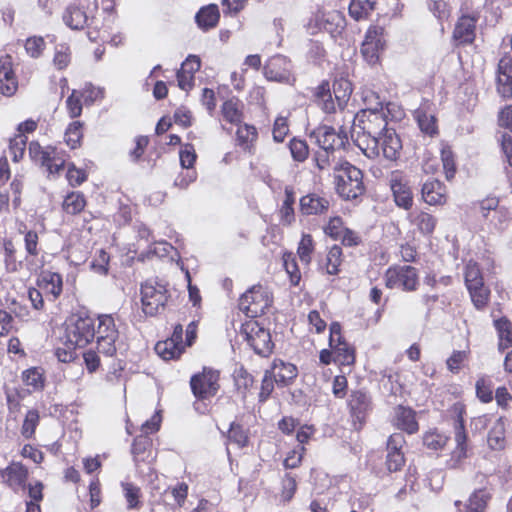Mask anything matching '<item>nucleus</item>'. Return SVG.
Listing matches in <instances>:
<instances>
[{
	"label": "nucleus",
	"mask_w": 512,
	"mask_h": 512,
	"mask_svg": "<svg viewBox=\"0 0 512 512\" xmlns=\"http://www.w3.org/2000/svg\"><path fill=\"white\" fill-rule=\"evenodd\" d=\"M315 101L317 106L326 114L336 113L339 110L328 82H322L316 88Z\"/></svg>",
	"instance_id": "nucleus-28"
},
{
	"label": "nucleus",
	"mask_w": 512,
	"mask_h": 512,
	"mask_svg": "<svg viewBox=\"0 0 512 512\" xmlns=\"http://www.w3.org/2000/svg\"><path fill=\"white\" fill-rule=\"evenodd\" d=\"M441 160L446 179L451 180L455 175L456 166L454 161V155L450 147L444 146L441 149Z\"/></svg>",
	"instance_id": "nucleus-53"
},
{
	"label": "nucleus",
	"mask_w": 512,
	"mask_h": 512,
	"mask_svg": "<svg viewBox=\"0 0 512 512\" xmlns=\"http://www.w3.org/2000/svg\"><path fill=\"white\" fill-rule=\"evenodd\" d=\"M108 263V254L103 249H100L97 259L91 262L90 268L98 274L105 275L108 271Z\"/></svg>",
	"instance_id": "nucleus-63"
},
{
	"label": "nucleus",
	"mask_w": 512,
	"mask_h": 512,
	"mask_svg": "<svg viewBox=\"0 0 512 512\" xmlns=\"http://www.w3.org/2000/svg\"><path fill=\"white\" fill-rule=\"evenodd\" d=\"M499 334V349L505 350L512 347V324L506 318H500L494 322Z\"/></svg>",
	"instance_id": "nucleus-36"
},
{
	"label": "nucleus",
	"mask_w": 512,
	"mask_h": 512,
	"mask_svg": "<svg viewBox=\"0 0 512 512\" xmlns=\"http://www.w3.org/2000/svg\"><path fill=\"white\" fill-rule=\"evenodd\" d=\"M448 436L437 430H430L423 435V444L430 450H441L448 442Z\"/></svg>",
	"instance_id": "nucleus-41"
},
{
	"label": "nucleus",
	"mask_w": 512,
	"mask_h": 512,
	"mask_svg": "<svg viewBox=\"0 0 512 512\" xmlns=\"http://www.w3.org/2000/svg\"><path fill=\"white\" fill-rule=\"evenodd\" d=\"M390 188L397 206L409 209L413 203V197L408 183L402 173L394 171L389 178Z\"/></svg>",
	"instance_id": "nucleus-15"
},
{
	"label": "nucleus",
	"mask_w": 512,
	"mask_h": 512,
	"mask_svg": "<svg viewBox=\"0 0 512 512\" xmlns=\"http://www.w3.org/2000/svg\"><path fill=\"white\" fill-rule=\"evenodd\" d=\"M271 303L272 299L268 290L261 285H255L240 297L239 309L247 317L256 318L264 314Z\"/></svg>",
	"instance_id": "nucleus-7"
},
{
	"label": "nucleus",
	"mask_w": 512,
	"mask_h": 512,
	"mask_svg": "<svg viewBox=\"0 0 512 512\" xmlns=\"http://www.w3.org/2000/svg\"><path fill=\"white\" fill-rule=\"evenodd\" d=\"M380 155L387 160L398 159L402 150V141L394 129H386L379 137Z\"/></svg>",
	"instance_id": "nucleus-19"
},
{
	"label": "nucleus",
	"mask_w": 512,
	"mask_h": 512,
	"mask_svg": "<svg viewBox=\"0 0 512 512\" xmlns=\"http://www.w3.org/2000/svg\"><path fill=\"white\" fill-rule=\"evenodd\" d=\"M23 382L33 389H41L44 385V379L38 368H30L22 374Z\"/></svg>",
	"instance_id": "nucleus-54"
},
{
	"label": "nucleus",
	"mask_w": 512,
	"mask_h": 512,
	"mask_svg": "<svg viewBox=\"0 0 512 512\" xmlns=\"http://www.w3.org/2000/svg\"><path fill=\"white\" fill-rule=\"evenodd\" d=\"M62 18L65 25L72 30L83 29L88 22V16L85 11L75 5L68 6Z\"/></svg>",
	"instance_id": "nucleus-31"
},
{
	"label": "nucleus",
	"mask_w": 512,
	"mask_h": 512,
	"mask_svg": "<svg viewBox=\"0 0 512 512\" xmlns=\"http://www.w3.org/2000/svg\"><path fill=\"white\" fill-rule=\"evenodd\" d=\"M329 346L333 350V362L342 366H350L354 363V350L343 340L341 326L337 322L330 325Z\"/></svg>",
	"instance_id": "nucleus-10"
},
{
	"label": "nucleus",
	"mask_w": 512,
	"mask_h": 512,
	"mask_svg": "<svg viewBox=\"0 0 512 512\" xmlns=\"http://www.w3.org/2000/svg\"><path fill=\"white\" fill-rule=\"evenodd\" d=\"M83 137V123L74 121L69 124L65 131L64 140L71 149H76L80 146Z\"/></svg>",
	"instance_id": "nucleus-39"
},
{
	"label": "nucleus",
	"mask_w": 512,
	"mask_h": 512,
	"mask_svg": "<svg viewBox=\"0 0 512 512\" xmlns=\"http://www.w3.org/2000/svg\"><path fill=\"white\" fill-rule=\"evenodd\" d=\"M296 488L297 484L295 478L291 474L287 473L282 480V500L284 502H289L293 498Z\"/></svg>",
	"instance_id": "nucleus-59"
},
{
	"label": "nucleus",
	"mask_w": 512,
	"mask_h": 512,
	"mask_svg": "<svg viewBox=\"0 0 512 512\" xmlns=\"http://www.w3.org/2000/svg\"><path fill=\"white\" fill-rule=\"evenodd\" d=\"M66 107L71 118L79 117L82 113L81 95L73 90L66 100Z\"/></svg>",
	"instance_id": "nucleus-57"
},
{
	"label": "nucleus",
	"mask_w": 512,
	"mask_h": 512,
	"mask_svg": "<svg viewBox=\"0 0 512 512\" xmlns=\"http://www.w3.org/2000/svg\"><path fill=\"white\" fill-rule=\"evenodd\" d=\"M376 0H352L349 5V14L356 21L365 19L374 10Z\"/></svg>",
	"instance_id": "nucleus-35"
},
{
	"label": "nucleus",
	"mask_w": 512,
	"mask_h": 512,
	"mask_svg": "<svg viewBox=\"0 0 512 512\" xmlns=\"http://www.w3.org/2000/svg\"><path fill=\"white\" fill-rule=\"evenodd\" d=\"M416 117L419 128L422 132L430 136L437 133L436 119L432 114H429L424 110H418L416 112Z\"/></svg>",
	"instance_id": "nucleus-46"
},
{
	"label": "nucleus",
	"mask_w": 512,
	"mask_h": 512,
	"mask_svg": "<svg viewBox=\"0 0 512 512\" xmlns=\"http://www.w3.org/2000/svg\"><path fill=\"white\" fill-rule=\"evenodd\" d=\"M219 372L204 368L201 373L191 378L190 385L193 394L198 399H208L216 395L219 389Z\"/></svg>",
	"instance_id": "nucleus-11"
},
{
	"label": "nucleus",
	"mask_w": 512,
	"mask_h": 512,
	"mask_svg": "<svg viewBox=\"0 0 512 512\" xmlns=\"http://www.w3.org/2000/svg\"><path fill=\"white\" fill-rule=\"evenodd\" d=\"M39 420V412L36 409L29 410L25 415L21 427V435L26 439L32 438L35 433L36 427L39 424Z\"/></svg>",
	"instance_id": "nucleus-45"
},
{
	"label": "nucleus",
	"mask_w": 512,
	"mask_h": 512,
	"mask_svg": "<svg viewBox=\"0 0 512 512\" xmlns=\"http://www.w3.org/2000/svg\"><path fill=\"white\" fill-rule=\"evenodd\" d=\"M95 321L89 316L72 315L65 322L63 343L68 348H83L95 337Z\"/></svg>",
	"instance_id": "nucleus-3"
},
{
	"label": "nucleus",
	"mask_w": 512,
	"mask_h": 512,
	"mask_svg": "<svg viewBox=\"0 0 512 512\" xmlns=\"http://www.w3.org/2000/svg\"><path fill=\"white\" fill-rule=\"evenodd\" d=\"M150 447L151 440L147 436L140 435L134 439L131 453L137 466L140 462L148 460L151 453V451H148Z\"/></svg>",
	"instance_id": "nucleus-34"
},
{
	"label": "nucleus",
	"mask_w": 512,
	"mask_h": 512,
	"mask_svg": "<svg viewBox=\"0 0 512 512\" xmlns=\"http://www.w3.org/2000/svg\"><path fill=\"white\" fill-rule=\"evenodd\" d=\"M464 279L474 306L477 309L486 307L490 297V290L485 286L481 270L476 262L469 261L466 264Z\"/></svg>",
	"instance_id": "nucleus-5"
},
{
	"label": "nucleus",
	"mask_w": 512,
	"mask_h": 512,
	"mask_svg": "<svg viewBox=\"0 0 512 512\" xmlns=\"http://www.w3.org/2000/svg\"><path fill=\"white\" fill-rule=\"evenodd\" d=\"M28 151L30 158L46 167L49 174H58L65 167L67 155L63 150L52 146L42 147L38 142H31Z\"/></svg>",
	"instance_id": "nucleus-6"
},
{
	"label": "nucleus",
	"mask_w": 512,
	"mask_h": 512,
	"mask_svg": "<svg viewBox=\"0 0 512 512\" xmlns=\"http://www.w3.org/2000/svg\"><path fill=\"white\" fill-rule=\"evenodd\" d=\"M476 395L478 399L483 403H489L493 399V385L492 382L485 378L481 377L477 380L476 385Z\"/></svg>",
	"instance_id": "nucleus-50"
},
{
	"label": "nucleus",
	"mask_w": 512,
	"mask_h": 512,
	"mask_svg": "<svg viewBox=\"0 0 512 512\" xmlns=\"http://www.w3.org/2000/svg\"><path fill=\"white\" fill-rule=\"evenodd\" d=\"M38 287L54 299L60 296L63 288L62 276L52 271H42L37 280Z\"/></svg>",
	"instance_id": "nucleus-25"
},
{
	"label": "nucleus",
	"mask_w": 512,
	"mask_h": 512,
	"mask_svg": "<svg viewBox=\"0 0 512 512\" xmlns=\"http://www.w3.org/2000/svg\"><path fill=\"white\" fill-rule=\"evenodd\" d=\"M369 98L376 100L375 105L371 104L355 115L351 112L350 117L353 118V131L357 133L358 146L367 157L375 158L380 156L379 140L377 139L388 129V123L379 97L371 92L365 96L364 101L367 102Z\"/></svg>",
	"instance_id": "nucleus-1"
},
{
	"label": "nucleus",
	"mask_w": 512,
	"mask_h": 512,
	"mask_svg": "<svg viewBox=\"0 0 512 512\" xmlns=\"http://www.w3.org/2000/svg\"><path fill=\"white\" fill-rule=\"evenodd\" d=\"M497 92L505 98L512 97V57L504 55L498 63Z\"/></svg>",
	"instance_id": "nucleus-17"
},
{
	"label": "nucleus",
	"mask_w": 512,
	"mask_h": 512,
	"mask_svg": "<svg viewBox=\"0 0 512 512\" xmlns=\"http://www.w3.org/2000/svg\"><path fill=\"white\" fill-rule=\"evenodd\" d=\"M313 250L314 245L311 235H303L297 250L298 256L303 264L308 265L310 263Z\"/></svg>",
	"instance_id": "nucleus-52"
},
{
	"label": "nucleus",
	"mask_w": 512,
	"mask_h": 512,
	"mask_svg": "<svg viewBox=\"0 0 512 512\" xmlns=\"http://www.w3.org/2000/svg\"><path fill=\"white\" fill-rule=\"evenodd\" d=\"M394 425L409 434L416 433L419 429L415 419V412L408 407L397 406L394 412Z\"/></svg>",
	"instance_id": "nucleus-26"
},
{
	"label": "nucleus",
	"mask_w": 512,
	"mask_h": 512,
	"mask_svg": "<svg viewBox=\"0 0 512 512\" xmlns=\"http://www.w3.org/2000/svg\"><path fill=\"white\" fill-rule=\"evenodd\" d=\"M288 132H289V126H288L287 118L282 117V116L277 117L274 122L273 131H272L273 139L276 142H282V141H284Z\"/></svg>",
	"instance_id": "nucleus-60"
},
{
	"label": "nucleus",
	"mask_w": 512,
	"mask_h": 512,
	"mask_svg": "<svg viewBox=\"0 0 512 512\" xmlns=\"http://www.w3.org/2000/svg\"><path fill=\"white\" fill-rule=\"evenodd\" d=\"M289 148L294 160L298 162L304 161L308 156V146L305 141L300 139H292L289 144Z\"/></svg>",
	"instance_id": "nucleus-55"
},
{
	"label": "nucleus",
	"mask_w": 512,
	"mask_h": 512,
	"mask_svg": "<svg viewBox=\"0 0 512 512\" xmlns=\"http://www.w3.org/2000/svg\"><path fill=\"white\" fill-rule=\"evenodd\" d=\"M219 9L215 4L202 7L195 16L196 22L202 30L214 28L219 21Z\"/></svg>",
	"instance_id": "nucleus-30"
},
{
	"label": "nucleus",
	"mask_w": 512,
	"mask_h": 512,
	"mask_svg": "<svg viewBox=\"0 0 512 512\" xmlns=\"http://www.w3.org/2000/svg\"><path fill=\"white\" fill-rule=\"evenodd\" d=\"M454 439L456 447L447 462V466L452 469L459 467L462 461L467 458V433L461 415H458L454 420Z\"/></svg>",
	"instance_id": "nucleus-14"
},
{
	"label": "nucleus",
	"mask_w": 512,
	"mask_h": 512,
	"mask_svg": "<svg viewBox=\"0 0 512 512\" xmlns=\"http://www.w3.org/2000/svg\"><path fill=\"white\" fill-rule=\"evenodd\" d=\"M480 212L486 219L489 218V214H499L504 220L507 219V210L504 207H499V200L495 197H489L480 202Z\"/></svg>",
	"instance_id": "nucleus-44"
},
{
	"label": "nucleus",
	"mask_w": 512,
	"mask_h": 512,
	"mask_svg": "<svg viewBox=\"0 0 512 512\" xmlns=\"http://www.w3.org/2000/svg\"><path fill=\"white\" fill-rule=\"evenodd\" d=\"M342 249L338 245L330 248L326 256L325 269L330 275L338 273V267L341 264Z\"/></svg>",
	"instance_id": "nucleus-47"
},
{
	"label": "nucleus",
	"mask_w": 512,
	"mask_h": 512,
	"mask_svg": "<svg viewBox=\"0 0 512 512\" xmlns=\"http://www.w3.org/2000/svg\"><path fill=\"white\" fill-rule=\"evenodd\" d=\"M71 61V50L67 44H58L55 47L53 63L59 70L66 68Z\"/></svg>",
	"instance_id": "nucleus-49"
},
{
	"label": "nucleus",
	"mask_w": 512,
	"mask_h": 512,
	"mask_svg": "<svg viewBox=\"0 0 512 512\" xmlns=\"http://www.w3.org/2000/svg\"><path fill=\"white\" fill-rule=\"evenodd\" d=\"M329 206V199L317 194H308L300 199V210L304 215H317L326 213L329 209Z\"/></svg>",
	"instance_id": "nucleus-24"
},
{
	"label": "nucleus",
	"mask_w": 512,
	"mask_h": 512,
	"mask_svg": "<svg viewBox=\"0 0 512 512\" xmlns=\"http://www.w3.org/2000/svg\"><path fill=\"white\" fill-rule=\"evenodd\" d=\"M185 346H180L169 339L155 345V352L164 360L179 358Z\"/></svg>",
	"instance_id": "nucleus-37"
},
{
	"label": "nucleus",
	"mask_w": 512,
	"mask_h": 512,
	"mask_svg": "<svg viewBox=\"0 0 512 512\" xmlns=\"http://www.w3.org/2000/svg\"><path fill=\"white\" fill-rule=\"evenodd\" d=\"M315 21L320 30L329 33L332 37L340 35L346 24L344 15L337 10L319 12Z\"/></svg>",
	"instance_id": "nucleus-16"
},
{
	"label": "nucleus",
	"mask_w": 512,
	"mask_h": 512,
	"mask_svg": "<svg viewBox=\"0 0 512 512\" xmlns=\"http://www.w3.org/2000/svg\"><path fill=\"white\" fill-rule=\"evenodd\" d=\"M122 488L124 490L125 499L128 503V508H137L139 503L140 489L129 482L122 483Z\"/></svg>",
	"instance_id": "nucleus-56"
},
{
	"label": "nucleus",
	"mask_w": 512,
	"mask_h": 512,
	"mask_svg": "<svg viewBox=\"0 0 512 512\" xmlns=\"http://www.w3.org/2000/svg\"><path fill=\"white\" fill-rule=\"evenodd\" d=\"M169 298L165 283L149 279L141 285L142 310L148 316H154L163 310Z\"/></svg>",
	"instance_id": "nucleus-4"
},
{
	"label": "nucleus",
	"mask_w": 512,
	"mask_h": 512,
	"mask_svg": "<svg viewBox=\"0 0 512 512\" xmlns=\"http://www.w3.org/2000/svg\"><path fill=\"white\" fill-rule=\"evenodd\" d=\"M98 336L118 338V331L115 328L114 319L110 315L99 317Z\"/></svg>",
	"instance_id": "nucleus-51"
},
{
	"label": "nucleus",
	"mask_w": 512,
	"mask_h": 512,
	"mask_svg": "<svg viewBox=\"0 0 512 512\" xmlns=\"http://www.w3.org/2000/svg\"><path fill=\"white\" fill-rule=\"evenodd\" d=\"M385 284L390 289L414 292L419 286V274L415 267L397 265L390 267L385 273Z\"/></svg>",
	"instance_id": "nucleus-8"
},
{
	"label": "nucleus",
	"mask_w": 512,
	"mask_h": 512,
	"mask_svg": "<svg viewBox=\"0 0 512 512\" xmlns=\"http://www.w3.org/2000/svg\"><path fill=\"white\" fill-rule=\"evenodd\" d=\"M18 82L13 71L10 55L0 56V92L5 96H12L17 91Z\"/></svg>",
	"instance_id": "nucleus-18"
},
{
	"label": "nucleus",
	"mask_w": 512,
	"mask_h": 512,
	"mask_svg": "<svg viewBox=\"0 0 512 512\" xmlns=\"http://www.w3.org/2000/svg\"><path fill=\"white\" fill-rule=\"evenodd\" d=\"M384 28L381 26H371L365 35L361 52L369 63H375L378 59V53L385 46Z\"/></svg>",
	"instance_id": "nucleus-13"
},
{
	"label": "nucleus",
	"mask_w": 512,
	"mask_h": 512,
	"mask_svg": "<svg viewBox=\"0 0 512 512\" xmlns=\"http://www.w3.org/2000/svg\"><path fill=\"white\" fill-rule=\"evenodd\" d=\"M305 447L299 446L298 448L293 449L287 457L284 459L283 465L286 469H293L300 465L303 455L305 453Z\"/></svg>",
	"instance_id": "nucleus-62"
},
{
	"label": "nucleus",
	"mask_w": 512,
	"mask_h": 512,
	"mask_svg": "<svg viewBox=\"0 0 512 512\" xmlns=\"http://www.w3.org/2000/svg\"><path fill=\"white\" fill-rule=\"evenodd\" d=\"M490 499V493L485 489L476 490L469 498L465 506V512H484L487 502Z\"/></svg>",
	"instance_id": "nucleus-38"
},
{
	"label": "nucleus",
	"mask_w": 512,
	"mask_h": 512,
	"mask_svg": "<svg viewBox=\"0 0 512 512\" xmlns=\"http://www.w3.org/2000/svg\"><path fill=\"white\" fill-rule=\"evenodd\" d=\"M422 198L429 205H443L447 200V190L438 180H428L422 186Z\"/></svg>",
	"instance_id": "nucleus-22"
},
{
	"label": "nucleus",
	"mask_w": 512,
	"mask_h": 512,
	"mask_svg": "<svg viewBox=\"0 0 512 512\" xmlns=\"http://www.w3.org/2000/svg\"><path fill=\"white\" fill-rule=\"evenodd\" d=\"M45 48V41L42 37H30L26 40V52L33 58H38Z\"/></svg>",
	"instance_id": "nucleus-58"
},
{
	"label": "nucleus",
	"mask_w": 512,
	"mask_h": 512,
	"mask_svg": "<svg viewBox=\"0 0 512 512\" xmlns=\"http://www.w3.org/2000/svg\"><path fill=\"white\" fill-rule=\"evenodd\" d=\"M66 177L69 184L73 187L81 185L87 179L85 171L77 169L74 164L68 166Z\"/></svg>",
	"instance_id": "nucleus-64"
},
{
	"label": "nucleus",
	"mask_w": 512,
	"mask_h": 512,
	"mask_svg": "<svg viewBox=\"0 0 512 512\" xmlns=\"http://www.w3.org/2000/svg\"><path fill=\"white\" fill-rule=\"evenodd\" d=\"M310 139L319 145L324 151H334L343 148L348 141L344 130L337 132L335 128L327 125H321L310 133Z\"/></svg>",
	"instance_id": "nucleus-12"
},
{
	"label": "nucleus",
	"mask_w": 512,
	"mask_h": 512,
	"mask_svg": "<svg viewBox=\"0 0 512 512\" xmlns=\"http://www.w3.org/2000/svg\"><path fill=\"white\" fill-rule=\"evenodd\" d=\"M266 372L273 378L276 384L281 386L288 385L297 376L296 367L282 360H275L271 369Z\"/></svg>",
	"instance_id": "nucleus-23"
},
{
	"label": "nucleus",
	"mask_w": 512,
	"mask_h": 512,
	"mask_svg": "<svg viewBox=\"0 0 512 512\" xmlns=\"http://www.w3.org/2000/svg\"><path fill=\"white\" fill-rule=\"evenodd\" d=\"M348 405L352 415L362 421L371 408V399L366 392L354 391L350 395Z\"/></svg>",
	"instance_id": "nucleus-29"
},
{
	"label": "nucleus",
	"mask_w": 512,
	"mask_h": 512,
	"mask_svg": "<svg viewBox=\"0 0 512 512\" xmlns=\"http://www.w3.org/2000/svg\"><path fill=\"white\" fill-rule=\"evenodd\" d=\"M290 62L286 57L278 55L269 60L264 68L268 80L286 82L290 78Z\"/></svg>",
	"instance_id": "nucleus-20"
},
{
	"label": "nucleus",
	"mask_w": 512,
	"mask_h": 512,
	"mask_svg": "<svg viewBox=\"0 0 512 512\" xmlns=\"http://www.w3.org/2000/svg\"><path fill=\"white\" fill-rule=\"evenodd\" d=\"M334 183L338 195L344 200H353L364 191L363 173L347 161L338 162L334 168Z\"/></svg>",
	"instance_id": "nucleus-2"
},
{
	"label": "nucleus",
	"mask_w": 512,
	"mask_h": 512,
	"mask_svg": "<svg viewBox=\"0 0 512 512\" xmlns=\"http://www.w3.org/2000/svg\"><path fill=\"white\" fill-rule=\"evenodd\" d=\"M236 135L240 144L247 145L257 137V132L255 127L244 124L238 126Z\"/></svg>",
	"instance_id": "nucleus-61"
},
{
	"label": "nucleus",
	"mask_w": 512,
	"mask_h": 512,
	"mask_svg": "<svg viewBox=\"0 0 512 512\" xmlns=\"http://www.w3.org/2000/svg\"><path fill=\"white\" fill-rule=\"evenodd\" d=\"M27 137L25 134H17L9 142V153L14 162L22 159L25 151Z\"/></svg>",
	"instance_id": "nucleus-48"
},
{
	"label": "nucleus",
	"mask_w": 512,
	"mask_h": 512,
	"mask_svg": "<svg viewBox=\"0 0 512 512\" xmlns=\"http://www.w3.org/2000/svg\"><path fill=\"white\" fill-rule=\"evenodd\" d=\"M337 102L340 112L345 113V108L352 94V84L347 79H339L333 83V91H331Z\"/></svg>",
	"instance_id": "nucleus-32"
},
{
	"label": "nucleus",
	"mask_w": 512,
	"mask_h": 512,
	"mask_svg": "<svg viewBox=\"0 0 512 512\" xmlns=\"http://www.w3.org/2000/svg\"><path fill=\"white\" fill-rule=\"evenodd\" d=\"M85 199L80 192H72L68 194L63 202V209L71 215L80 213L85 207Z\"/></svg>",
	"instance_id": "nucleus-40"
},
{
	"label": "nucleus",
	"mask_w": 512,
	"mask_h": 512,
	"mask_svg": "<svg viewBox=\"0 0 512 512\" xmlns=\"http://www.w3.org/2000/svg\"><path fill=\"white\" fill-rule=\"evenodd\" d=\"M476 18L463 15L457 22L453 37L460 44L471 43L475 38Z\"/></svg>",
	"instance_id": "nucleus-27"
},
{
	"label": "nucleus",
	"mask_w": 512,
	"mask_h": 512,
	"mask_svg": "<svg viewBox=\"0 0 512 512\" xmlns=\"http://www.w3.org/2000/svg\"><path fill=\"white\" fill-rule=\"evenodd\" d=\"M244 339L252 347L255 353L268 356L273 348L270 332L256 320H249L241 327Z\"/></svg>",
	"instance_id": "nucleus-9"
},
{
	"label": "nucleus",
	"mask_w": 512,
	"mask_h": 512,
	"mask_svg": "<svg viewBox=\"0 0 512 512\" xmlns=\"http://www.w3.org/2000/svg\"><path fill=\"white\" fill-rule=\"evenodd\" d=\"M222 115L226 121L239 125L242 120V112L238 100L230 99L224 102L222 105Z\"/></svg>",
	"instance_id": "nucleus-42"
},
{
	"label": "nucleus",
	"mask_w": 512,
	"mask_h": 512,
	"mask_svg": "<svg viewBox=\"0 0 512 512\" xmlns=\"http://www.w3.org/2000/svg\"><path fill=\"white\" fill-rule=\"evenodd\" d=\"M412 223L417 226L421 233L431 234L435 229L436 219L432 215L421 211L413 215Z\"/></svg>",
	"instance_id": "nucleus-43"
},
{
	"label": "nucleus",
	"mask_w": 512,
	"mask_h": 512,
	"mask_svg": "<svg viewBox=\"0 0 512 512\" xmlns=\"http://www.w3.org/2000/svg\"><path fill=\"white\" fill-rule=\"evenodd\" d=\"M1 477L14 491L23 490L28 478V470L21 463H12L1 471Z\"/></svg>",
	"instance_id": "nucleus-21"
},
{
	"label": "nucleus",
	"mask_w": 512,
	"mask_h": 512,
	"mask_svg": "<svg viewBox=\"0 0 512 512\" xmlns=\"http://www.w3.org/2000/svg\"><path fill=\"white\" fill-rule=\"evenodd\" d=\"M506 424L505 419L500 417L496 420L488 434V445L493 450H502L506 445L505 440Z\"/></svg>",
	"instance_id": "nucleus-33"
}]
</instances>
